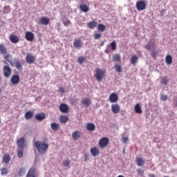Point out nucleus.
I'll return each instance as SVG.
<instances>
[{
    "label": "nucleus",
    "instance_id": "obj_1",
    "mask_svg": "<svg viewBox=\"0 0 177 177\" xmlns=\"http://www.w3.org/2000/svg\"><path fill=\"white\" fill-rule=\"evenodd\" d=\"M33 145L35 146L39 154H46V151H48V149H49V144L44 141L42 142L41 140H37L35 142Z\"/></svg>",
    "mask_w": 177,
    "mask_h": 177
},
{
    "label": "nucleus",
    "instance_id": "obj_2",
    "mask_svg": "<svg viewBox=\"0 0 177 177\" xmlns=\"http://www.w3.org/2000/svg\"><path fill=\"white\" fill-rule=\"evenodd\" d=\"M17 145L18 146L17 156L19 158H23V152L24 151V148L26 147V140H24V138L22 137L18 139Z\"/></svg>",
    "mask_w": 177,
    "mask_h": 177
},
{
    "label": "nucleus",
    "instance_id": "obj_3",
    "mask_svg": "<svg viewBox=\"0 0 177 177\" xmlns=\"http://www.w3.org/2000/svg\"><path fill=\"white\" fill-rule=\"evenodd\" d=\"M104 77H106V70L97 68L94 73V77L95 80H97L98 82H102Z\"/></svg>",
    "mask_w": 177,
    "mask_h": 177
},
{
    "label": "nucleus",
    "instance_id": "obj_4",
    "mask_svg": "<svg viewBox=\"0 0 177 177\" xmlns=\"http://www.w3.org/2000/svg\"><path fill=\"white\" fill-rule=\"evenodd\" d=\"M0 55H3L4 60L9 62V53H8V48L3 44H0Z\"/></svg>",
    "mask_w": 177,
    "mask_h": 177
},
{
    "label": "nucleus",
    "instance_id": "obj_5",
    "mask_svg": "<svg viewBox=\"0 0 177 177\" xmlns=\"http://www.w3.org/2000/svg\"><path fill=\"white\" fill-rule=\"evenodd\" d=\"M3 74L6 78H9L10 77V74H12V69L9 66H4L3 68Z\"/></svg>",
    "mask_w": 177,
    "mask_h": 177
},
{
    "label": "nucleus",
    "instance_id": "obj_6",
    "mask_svg": "<svg viewBox=\"0 0 177 177\" xmlns=\"http://www.w3.org/2000/svg\"><path fill=\"white\" fill-rule=\"evenodd\" d=\"M26 60L28 64H32V63H35V60H37V57L31 53H28L26 57Z\"/></svg>",
    "mask_w": 177,
    "mask_h": 177
},
{
    "label": "nucleus",
    "instance_id": "obj_7",
    "mask_svg": "<svg viewBox=\"0 0 177 177\" xmlns=\"http://www.w3.org/2000/svg\"><path fill=\"white\" fill-rule=\"evenodd\" d=\"M109 143V140L108 138L104 137L101 138L98 142V145L100 147H106Z\"/></svg>",
    "mask_w": 177,
    "mask_h": 177
},
{
    "label": "nucleus",
    "instance_id": "obj_8",
    "mask_svg": "<svg viewBox=\"0 0 177 177\" xmlns=\"http://www.w3.org/2000/svg\"><path fill=\"white\" fill-rule=\"evenodd\" d=\"M136 6L137 10H145L146 9V3L143 1H137Z\"/></svg>",
    "mask_w": 177,
    "mask_h": 177
},
{
    "label": "nucleus",
    "instance_id": "obj_9",
    "mask_svg": "<svg viewBox=\"0 0 177 177\" xmlns=\"http://www.w3.org/2000/svg\"><path fill=\"white\" fill-rule=\"evenodd\" d=\"M81 103L83 106H85V107H89V106L92 104V101L89 97H83L82 98Z\"/></svg>",
    "mask_w": 177,
    "mask_h": 177
},
{
    "label": "nucleus",
    "instance_id": "obj_10",
    "mask_svg": "<svg viewBox=\"0 0 177 177\" xmlns=\"http://www.w3.org/2000/svg\"><path fill=\"white\" fill-rule=\"evenodd\" d=\"M37 175H38V172H37V170L35 169V168L31 167L29 169L26 177H37Z\"/></svg>",
    "mask_w": 177,
    "mask_h": 177
},
{
    "label": "nucleus",
    "instance_id": "obj_11",
    "mask_svg": "<svg viewBox=\"0 0 177 177\" xmlns=\"http://www.w3.org/2000/svg\"><path fill=\"white\" fill-rule=\"evenodd\" d=\"M25 38L26 41H29L30 42L34 41V33L30 31H26L25 32Z\"/></svg>",
    "mask_w": 177,
    "mask_h": 177
},
{
    "label": "nucleus",
    "instance_id": "obj_12",
    "mask_svg": "<svg viewBox=\"0 0 177 177\" xmlns=\"http://www.w3.org/2000/svg\"><path fill=\"white\" fill-rule=\"evenodd\" d=\"M111 107L113 114H118L120 113V107L118 104H113Z\"/></svg>",
    "mask_w": 177,
    "mask_h": 177
},
{
    "label": "nucleus",
    "instance_id": "obj_13",
    "mask_svg": "<svg viewBox=\"0 0 177 177\" xmlns=\"http://www.w3.org/2000/svg\"><path fill=\"white\" fill-rule=\"evenodd\" d=\"M59 110L61 113H64V114H66V113H68V105L62 103L59 105Z\"/></svg>",
    "mask_w": 177,
    "mask_h": 177
},
{
    "label": "nucleus",
    "instance_id": "obj_14",
    "mask_svg": "<svg viewBox=\"0 0 177 177\" xmlns=\"http://www.w3.org/2000/svg\"><path fill=\"white\" fill-rule=\"evenodd\" d=\"M90 153H91L93 157H97V156L100 154V151L99 150V149H97V147H94L90 149Z\"/></svg>",
    "mask_w": 177,
    "mask_h": 177
},
{
    "label": "nucleus",
    "instance_id": "obj_15",
    "mask_svg": "<svg viewBox=\"0 0 177 177\" xmlns=\"http://www.w3.org/2000/svg\"><path fill=\"white\" fill-rule=\"evenodd\" d=\"M109 101L111 103H117L118 102V95L114 93L109 95Z\"/></svg>",
    "mask_w": 177,
    "mask_h": 177
},
{
    "label": "nucleus",
    "instance_id": "obj_16",
    "mask_svg": "<svg viewBox=\"0 0 177 177\" xmlns=\"http://www.w3.org/2000/svg\"><path fill=\"white\" fill-rule=\"evenodd\" d=\"M11 82L14 85H17L20 82V76L19 75H14L11 77Z\"/></svg>",
    "mask_w": 177,
    "mask_h": 177
},
{
    "label": "nucleus",
    "instance_id": "obj_17",
    "mask_svg": "<svg viewBox=\"0 0 177 177\" xmlns=\"http://www.w3.org/2000/svg\"><path fill=\"white\" fill-rule=\"evenodd\" d=\"M39 20L43 26H48V24L50 23V20L49 19V18L45 17H41Z\"/></svg>",
    "mask_w": 177,
    "mask_h": 177
},
{
    "label": "nucleus",
    "instance_id": "obj_18",
    "mask_svg": "<svg viewBox=\"0 0 177 177\" xmlns=\"http://www.w3.org/2000/svg\"><path fill=\"white\" fill-rule=\"evenodd\" d=\"M9 38H10V42H12V44H17V42H19V37H17L15 35L11 34L9 36Z\"/></svg>",
    "mask_w": 177,
    "mask_h": 177
},
{
    "label": "nucleus",
    "instance_id": "obj_19",
    "mask_svg": "<svg viewBox=\"0 0 177 177\" xmlns=\"http://www.w3.org/2000/svg\"><path fill=\"white\" fill-rule=\"evenodd\" d=\"M72 138H73V140H78V139H80L81 138L80 131H75L72 133Z\"/></svg>",
    "mask_w": 177,
    "mask_h": 177
},
{
    "label": "nucleus",
    "instance_id": "obj_20",
    "mask_svg": "<svg viewBox=\"0 0 177 177\" xmlns=\"http://www.w3.org/2000/svg\"><path fill=\"white\" fill-rule=\"evenodd\" d=\"M154 45H156V41L154 40H151L149 44L145 46V49H147V50H151L153 48H154Z\"/></svg>",
    "mask_w": 177,
    "mask_h": 177
},
{
    "label": "nucleus",
    "instance_id": "obj_21",
    "mask_svg": "<svg viewBox=\"0 0 177 177\" xmlns=\"http://www.w3.org/2000/svg\"><path fill=\"white\" fill-rule=\"evenodd\" d=\"M35 118L37 120V121H44V120L46 118L45 113H37L35 115Z\"/></svg>",
    "mask_w": 177,
    "mask_h": 177
},
{
    "label": "nucleus",
    "instance_id": "obj_22",
    "mask_svg": "<svg viewBox=\"0 0 177 177\" xmlns=\"http://www.w3.org/2000/svg\"><path fill=\"white\" fill-rule=\"evenodd\" d=\"M97 26V22L95 21H90L87 24L88 28H90V30H92L95 28V27Z\"/></svg>",
    "mask_w": 177,
    "mask_h": 177
},
{
    "label": "nucleus",
    "instance_id": "obj_23",
    "mask_svg": "<svg viewBox=\"0 0 177 177\" xmlns=\"http://www.w3.org/2000/svg\"><path fill=\"white\" fill-rule=\"evenodd\" d=\"M136 162L138 167H143V165H145V160H143L142 158H136Z\"/></svg>",
    "mask_w": 177,
    "mask_h": 177
},
{
    "label": "nucleus",
    "instance_id": "obj_24",
    "mask_svg": "<svg viewBox=\"0 0 177 177\" xmlns=\"http://www.w3.org/2000/svg\"><path fill=\"white\" fill-rule=\"evenodd\" d=\"M80 9L84 13H86L87 12H89V7L85 4L80 5Z\"/></svg>",
    "mask_w": 177,
    "mask_h": 177
},
{
    "label": "nucleus",
    "instance_id": "obj_25",
    "mask_svg": "<svg viewBox=\"0 0 177 177\" xmlns=\"http://www.w3.org/2000/svg\"><path fill=\"white\" fill-rule=\"evenodd\" d=\"M59 121H60L61 124H66V122H67V121H68V116H67L66 115H62L59 117Z\"/></svg>",
    "mask_w": 177,
    "mask_h": 177
},
{
    "label": "nucleus",
    "instance_id": "obj_26",
    "mask_svg": "<svg viewBox=\"0 0 177 177\" xmlns=\"http://www.w3.org/2000/svg\"><path fill=\"white\" fill-rule=\"evenodd\" d=\"M114 68L116 73H122V66H121V62H120V64H115L114 65Z\"/></svg>",
    "mask_w": 177,
    "mask_h": 177
},
{
    "label": "nucleus",
    "instance_id": "obj_27",
    "mask_svg": "<svg viewBox=\"0 0 177 177\" xmlns=\"http://www.w3.org/2000/svg\"><path fill=\"white\" fill-rule=\"evenodd\" d=\"M75 48H81L82 46V41L80 39H75L73 42Z\"/></svg>",
    "mask_w": 177,
    "mask_h": 177
},
{
    "label": "nucleus",
    "instance_id": "obj_28",
    "mask_svg": "<svg viewBox=\"0 0 177 177\" xmlns=\"http://www.w3.org/2000/svg\"><path fill=\"white\" fill-rule=\"evenodd\" d=\"M34 117V113L31 111H29L25 113L26 120H31Z\"/></svg>",
    "mask_w": 177,
    "mask_h": 177
},
{
    "label": "nucleus",
    "instance_id": "obj_29",
    "mask_svg": "<svg viewBox=\"0 0 177 177\" xmlns=\"http://www.w3.org/2000/svg\"><path fill=\"white\" fill-rule=\"evenodd\" d=\"M51 129L53 131H59V129H60V124L56 122H53L51 124Z\"/></svg>",
    "mask_w": 177,
    "mask_h": 177
},
{
    "label": "nucleus",
    "instance_id": "obj_30",
    "mask_svg": "<svg viewBox=\"0 0 177 177\" xmlns=\"http://www.w3.org/2000/svg\"><path fill=\"white\" fill-rule=\"evenodd\" d=\"M138 55H133L131 56V58L130 59L131 63L133 64V66H135V64H136V63H138Z\"/></svg>",
    "mask_w": 177,
    "mask_h": 177
},
{
    "label": "nucleus",
    "instance_id": "obj_31",
    "mask_svg": "<svg viewBox=\"0 0 177 177\" xmlns=\"http://www.w3.org/2000/svg\"><path fill=\"white\" fill-rule=\"evenodd\" d=\"M95 128H96V126L93 123H88L86 124L87 131H95Z\"/></svg>",
    "mask_w": 177,
    "mask_h": 177
},
{
    "label": "nucleus",
    "instance_id": "obj_32",
    "mask_svg": "<svg viewBox=\"0 0 177 177\" xmlns=\"http://www.w3.org/2000/svg\"><path fill=\"white\" fill-rule=\"evenodd\" d=\"M10 161V155L6 154L3 156V162H5V164H8V162Z\"/></svg>",
    "mask_w": 177,
    "mask_h": 177
},
{
    "label": "nucleus",
    "instance_id": "obj_33",
    "mask_svg": "<svg viewBox=\"0 0 177 177\" xmlns=\"http://www.w3.org/2000/svg\"><path fill=\"white\" fill-rule=\"evenodd\" d=\"M134 110H135L136 113H137V114H142V108L140 107V104H137L135 106Z\"/></svg>",
    "mask_w": 177,
    "mask_h": 177
},
{
    "label": "nucleus",
    "instance_id": "obj_34",
    "mask_svg": "<svg viewBox=\"0 0 177 177\" xmlns=\"http://www.w3.org/2000/svg\"><path fill=\"white\" fill-rule=\"evenodd\" d=\"M113 60L115 62H119L121 63V56L119 54H115L113 56Z\"/></svg>",
    "mask_w": 177,
    "mask_h": 177
},
{
    "label": "nucleus",
    "instance_id": "obj_35",
    "mask_svg": "<svg viewBox=\"0 0 177 177\" xmlns=\"http://www.w3.org/2000/svg\"><path fill=\"white\" fill-rule=\"evenodd\" d=\"M97 30L100 32H103L106 30V26H104L103 24H100L97 26Z\"/></svg>",
    "mask_w": 177,
    "mask_h": 177
},
{
    "label": "nucleus",
    "instance_id": "obj_36",
    "mask_svg": "<svg viewBox=\"0 0 177 177\" xmlns=\"http://www.w3.org/2000/svg\"><path fill=\"white\" fill-rule=\"evenodd\" d=\"M165 62L167 64H172V56L167 55L165 57Z\"/></svg>",
    "mask_w": 177,
    "mask_h": 177
},
{
    "label": "nucleus",
    "instance_id": "obj_37",
    "mask_svg": "<svg viewBox=\"0 0 177 177\" xmlns=\"http://www.w3.org/2000/svg\"><path fill=\"white\" fill-rule=\"evenodd\" d=\"M9 174V170L6 167H3L1 169V175H8Z\"/></svg>",
    "mask_w": 177,
    "mask_h": 177
},
{
    "label": "nucleus",
    "instance_id": "obj_38",
    "mask_svg": "<svg viewBox=\"0 0 177 177\" xmlns=\"http://www.w3.org/2000/svg\"><path fill=\"white\" fill-rule=\"evenodd\" d=\"M15 66L16 68H17V70H21V68H22L21 62H20V61H16L15 62Z\"/></svg>",
    "mask_w": 177,
    "mask_h": 177
},
{
    "label": "nucleus",
    "instance_id": "obj_39",
    "mask_svg": "<svg viewBox=\"0 0 177 177\" xmlns=\"http://www.w3.org/2000/svg\"><path fill=\"white\" fill-rule=\"evenodd\" d=\"M25 172H26V169H24V167H21L18 172V176H23V175H24Z\"/></svg>",
    "mask_w": 177,
    "mask_h": 177
},
{
    "label": "nucleus",
    "instance_id": "obj_40",
    "mask_svg": "<svg viewBox=\"0 0 177 177\" xmlns=\"http://www.w3.org/2000/svg\"><path fill=\"white\" fill-rule=\"evenodd\" d=\"M110 46L112 50H115V49H117V44L115 43V41H112L110 44Z\"/></svg>",
    "mask_w": 177,
    "mask_h": 177
},
{
    "label": "nucleus",
    "instance_id": "obj_41",
    "mask_svg": "<svg viewBox=\"0 0 177 177\" xmlns=\"http://www.w3.org/2000/svg\"><path fill=\"white\" fill-rule=\"evenodd\" d=\"M168 79L167 77H163L161 79L160 84L163 85H168Z\"/></svg>",
    "mask_w": 177,
    "mask_h": 177
},
{
    "label": "nucleus",
    "instance_id": "obj_42",
    "mask_svg": "<svg viewBox=\"0 0 177 177\" xmlns=\"http://www.w3.org/2000/svg\"><path fill=\"white\" fill-rule=\"evenodd\" d=\"M85 58L84 57H79L77 58V62L79 63V64H83L84 62H85Z\"/></svg>",
    "mask_w": 177,
    "mask_h": 177
},
{
    "label": "nucleus",
    "instance_id": "obj_43",
    "mask_svg": "<svg viewBox=\"0 0 177 177\" xmlns=\"http://www.w3.org/2000/svg\"><path fill=\"white\" fill-rule=\"evenodd\" d=\"M102 38L101 33H95L94 34V39H100Z\"/></svg>",
    "mask_w": 177,
    "mask_h": 177
},
{
    "label": "nucleus",
    "instance_id": "obj_44",
    "mask_svg": "<svg viewBox=\"0 0 177 177\" xmlns=\"http://www.w3.org/2000/svg\"><path fill=\"white\" fill-rule=\"evenodd\" d=\"M70 164H71V162L68 160H65L63 161L64 167H68V165H70Z\"/></svg>",
    "mask_w": 177,
    "mask_h": 177
},
{
    "label": "nucleus",
    "instance_id": "obj_45",
    "mask_svg": "<svg viewBox=\"0 0 177 177\" xmlns=\"http://www.w3.org/2000/svg\"><path fill=\"white\" fill-rule=\"evenodd\" d=\"M64 26H65V27H67L68 26H70V24H71V21H70V19H68L65 21L63 22Z\"/></svg>",
    "mask_w": 177,
    "mask_h": 177
},
{
    "label": "nucleus",
    "instance_id": "obj_46",
    "mask_svg": "<svg viewBox=\"0 0 177 177\" xmlns=\"http://www.w3.org/2000/svg\"><path fill=\"white\" fill-rule=\"evenodd\" d=\"M160 99H161V100H162L163 102H165L166 100H168V95H162L160 96Z\"/></svg>",
    "mask_w": 177,
    "mask_h": 177
},
{
    "label": "nucleus",
    "instance_id": "obj_47",
    "mask_svg": "<svg viewBox=\"0 0 177 177\" xmlns=\"http://www.w3.org/2000/svg\"><path fill=\"white\" fill-rule=\"evenodd\" d=\"M121 140L122 143H127L129 140V138L128 137H123Z\"/></svg>",
    "mask_w": 177,
    "mask_h": 177
},
{
    "label": "nucleus",
    "instance_id": "obj_48",
    "mask_svg": "<svg viewBox=\"0 0 177 177\" xmlns=\"http://www.w3.org/2000/svg\"><path fill=\"white\" fill-rule=\"evenodd\" d=\"M137 172L138 174H139V175H143L145 174V170L138 169L137 170Z\"/></svg>",
    "mask_w": 177,
    "mask_h": 177
},
{
    "label": "nucleus",
    "instance_id": "obj_49",
    "mask_svg": "<svg viewBox=\"0 0 177 177\" xmlns=\"http://www.w3.org/2000/svg\"><path fill=\"white\" fill-rule=\"evenodd\" d=\"M84 161H88L89 160V156L87 153H85L84 156Z\"/></svg>",
    "mask_w": 177,
    "mask_h": 177
},
{
    "label": "nucleus",
    "instance_id": "obj_50",
    "mask_svg": "<svg viewBox=\"0 0 177 177\" xmlns=\"http://www.w3.org/2000/svg\"><path fill=\"white\" fill-rule=\"evenodd\" d=\"M151 55L153 58H156V56H157V53H156V51H151Z\"/></svg>",
    "mask_w": 177,
    "mask_h": 177
},
{
    "label": "nucleus",
    "instance_id": "obj_51",
    "mask_svg": "<svg viewBox=\"0 0 177 177\" xmlns=\"http://www.w3.org/2000/svg\"><path fill=\"white\" fill-rule=\"evenodd\" d=\"M60 93H64V88L63 86H61L59 88Z\"/></svg>",
    "mask_w": 177,
    "mask_h": 177
},
{
    "label": "nucleus",
    "instance_id": "obj_52",
    "mask_svg": "<svg viewBox=\"0 0 177 177\" xmlns=\"http://www.w3.org/2000/svg\"><path fill=\"white\" fill-rule=\"evenodd\" d=\"M72 103H73V104H75L78 103V101H77V100H73L72 101Z\"/></svg>",
    "mask_w": 177,
    "mask_h": 177
},
{
    "label": "nucleus",
    "instance_id": "obj_53",
    "mask_svg": "<svg viewBox=\"0 0 177 177\" xmlns=\"http://www.w3.org/2000/svg\"><path fill=\"white\" fill-rule=\"evenodd\" d=\"M149 177H156L154 174H149Z\"/></svg>",
    "mask_w": 177,
    "mask_h": 177
},
{
    "label": "nucleus",
    "instance_id": "obj_54",
    "mask_svg": "<svg viewBox=\"0 0 177 177\" xmlns=\"http://www.w3.org/2000/svg\"><path fill=\"white\" fill-rule=\"evenodd\" d=\"M2 93V89L0 88V95Z\"/></svg>",
    "mask_w": 177,
    "mask_h": 177
},
{
    "label": "nucleus",
    "instance_id": "obj_55",
    "mask_svg": "<svg viewBox=\"0 0 177 177\" xmlns=\"http://www.w3.org/2000/svg\"><path fill=\"white\" fill-rule=\"evenodd\" d=\"M2 82V78H1V76H0V82Z\"/></svg>",
    "mask_w": 177,
    "mask_h": 177
},
{
    "label": "nucleus",
    "instance_id": "obj_56",
    "mask_svg": "<svg viewBox=\"0 0 177 177\" xmlns=\"http://www.w3.org/2000/svg\"><path fill=\"white\" fill-rule=\"evenodd\" d=\"M5 9H9V7H5Z\"/></svg>",
    "mask_w": 177,
    "mask_h": 177
},
{
    "label": "nucleus",
    "instance_id": "obj_57",
    "mask_svg": "<svg viewBox=\"0 0 177 177\" xmlns=\"http://www.w3.org/2000/svg\"><path fill=\"white\" fill-rule=\"evenodd\" d=\"M162 12H165V9L162 10Z\"/></svg>",
    "mask_w": 177,
    "mask_h": 177
},
{
    "label": "nucleus",
    "instance_id": "obj_58",
    "mask_svg": "<svg viewBox=\"0 0 177 177\" xmlns=\"http://www.w3.org/2000/svg\"><path fill=\"white\" fill-rule=\"evenodd\" d=\"M0 124H1V120H0Z\"/></svg>",
    "mask_w": 177,
    "mask_h": 177
}]
</instances>
